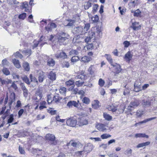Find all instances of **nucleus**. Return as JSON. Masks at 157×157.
<instances>
[{"label":"nucleus","instance_id":"obj_1","mask_svg":"<svg viewBox=\"0 0 157 157\" xmlns=\"http://www.w3.org/2000/svg\"><path fill=\"white\" fill-rule=\"evenodd\" d=\"M102 35L101 27L98 26L92 27L91 30L88 32V35L84 39V40L86 44L91 42V40H96L99 38Z\"/></svg>","mask_w":157,"mask_h":157},{"label":"nucleus","instance_id":"obj_2","mask_svg":"<svg viewBox=\"0 0 157 157\" xmlns=\"http://www.w3.org/2000/svg\"><path fill=\"white\" fill-rule=\"evenodd\" d=\"M69 36V35L67 33L63 32H61L57 34L56 37L59 43L65 45L67 44L65 41L68 39Z\"/></svg>","mask_w":157,"mask_h":157},{"label":"nucleus","instance_id":"obj_3","mask_svg":"<svg viewBox=\"0 0 157 157\" xmlns=\"http://www.w3.org/2000/svg\"><path fill=\"white\" fill-rule=\"evenodd\" d=\"M104 56L105 57L109 62L110 63L111 65L113 67H117V69H118L117 71H121V66L119 64L116 63H114L113 62V60L111 56L108 54H105Z\"/></svg>","mask_w":157,"mask_h":157},{"label":"nucleus","instance_id":"obj_4","mask_svg":"<svg viewBox=\"0 0 157 157\" xmlns=\"http://www.w3.org/2000/svg\"><path fill=\"white\" fill-rule=\"evenodd\" d=\"M45 138L46 140L49 141L51 145H56L57 144V141L56 140V137L53 134L48 133L46 135Z\"/></svg>","mask_w":157,"mask_h":157},{"label":"nucleus","instance_id":"obj_5","mask_svg":"<svg viewBox=\"0 0 157 157\" xmlns=\"http://www.w3.org/2000/svg\"><path fill=\"white\" fill-rule=\"evenodd\" d=\"M140 101L139 99H136L133 101H132L130 104L129 106H128L127 109L131 111L132 108H135L140 104Z\"/></svg>","mask_w":157,"mask_h":157},{"label":"nucleus","instance_id":"obj_6","mask_svg":"<svg viewBox=\"0 0 157 157\" xmlns=\"http://www.w3.org/2000/svg\"><path fill=\"white\" fill-rule=\"evenodd\" d=\"M55 56L57 59H66L67 57V55L65 52L60 50H59L57 52L55 55Z\"/></svg>","mask_w":157,"mask_h":157},{"label":"nucleus","instance_id":"obj_7","mask_svg":"<svg viewBox=\"0 0 157 157\" xmlns=\"http://www.w3.org/2000/svg\"><path fill=\"white\" fill-rule=\"evenodd\" d=\"M77 123V121L76 119L73 117L70 118L67 121V125L71 127L75 126Z\"/></svg>","mask_w":157,"mask_h":157},{"label":"nucleus","instance_id":"obj_8","mask_svg":"<svg viewBox=\"0 0 157 157\" xmlns=\"http://www.w3.org/2000/svg\"><path fill=\"white\" fill-rule=\"evenodd\" d=\"M79 101L78 100L77 102L75 101H70L67 103V106L69 108H72L73 106L77 108L79 105Z\"/></svg>","mask_w":157,"mask_h":157},{"label":"nucleus","instance_id":"obj_9","mask_svg":"<svg viewBox=\"0 0 157 157\" xmlns=\"http://www.w3.org/2000/svg\"><path fill=\"white\" fill-rule=\"evenodd\" d=\"M94 148V147L93 145L89 143L84 146L83 148V151L84 152L88 153L92 151Z\"/></svg>","mask_w":157,"mask_h":157},{"label":"nucleus","instance_id":"obj_10","mask_svg":"<svg viewBox=\"0 0 157 157\" xmlns=\"http://www.w3.org/2000/svg\"><path fill=\"white\" fill-rule=\"evenodd\" d=\"M88 123V120L84 117H81L78 119V124L79 126L87 125Z\"/></svg>","mask_w":157,"mask_h":157},{"label":"nucleus","instance_id":"obj_11","mask_svg":"<svg viewBox=\"0 0 157 157\" xmlns=\"http://www.w3.org/2000/svg\"><path fill=\"white\" fill-rule=\"evenodd\" d=\"M48 78L51 80L53 81L56 80V76L55 72L51 71L48 75Z\"/></svg>","mask_w":157,"mask_h":157},{"label":"nucleus","instance_id":"obj_12","mask_svg":"<svg viewBox=\"0 0 157 157\" xmlns=\"http://www.w3.org/2000/svg\"><path fill=\"white\" fill-rule=\"evenodd\" d=\"M134 30H138L140 29L141 25L138 22H133L131 27Z\"/></svg>","mask_w":157,"mask_h":157},{"label":"nucleus","instance_id":"obj_13","mask_svg":"<svg viewBox=\"0 0 157 157\" xmlns=\"http://www.w3.org/2000/svg\"><path fill=\"white\" fill-rule=\"evenodd\" d=\"M10 98V100H9V102L8 105L9 106L10 109H11V106L13 102L15 100V94L14 93H12L11 94Z\"/></svg>","mask_w":157,"mask_h":157},{"label":"nucleus","instance_id":"obj_14","mask_svg":"<svg viewBox=\"0 0 157 157\" xmlns=\"http://www.w3.org/2000/svg\"><path fill=\"white\" fill-rule=\"evenodd\" d=\"M118 106V105L114 106L112 104L111 105H108L107 107V108L109 110L112 111V112H114L117 110Z\"/></svg>","mask_w":157,"mask_h":157},{"label":"nucleus","instance_id":"obj_15","mask_svg":"<svg viewBox=\"0 0 157 157\" xmlns=\"http://www.w3.org/2000/svg\"><path fill=\"white\" fill-rule=\"evenodd\" d=\"M132 55L130 52H128L124 56V59H125L127 62L129 63L132 58Z\"/></svg>","mask_w":157,"mask_h":157},{"label":"nucleus","instance_id":"obj_16","mask_svg":"<svg viewBox=\"0 0 157 157\" xmlns=\"http://www.w3.org/2000/svg\"><path fill=\"white\" fill-rule=\"evenodd\" d=\"M21 88L23 92V94L24 96L26 98L27 97L28 95V90L26 89L25 86L23 83H21Z\"/></svg>","mask_w":157,"mask_h":157},{"label":"nucleus","instance_id":"obj_17","mask_svg":"<svg viewBox=\"0 0 157 157\" xmlns=\"http://www.w3.org/2000/svg\"><path fill=\"white\" fill-rule=\"evenodd\" d=\"M96 128L98 129L100 131L104 132L106 130L105 126L102 124H98L96 126Z\"/></svg>","mask_w":157,"mask_h":157},{"label":"nucleus","instance_id":"obj_18","mask_svg":"<svg viewBox=\"0 0 157 157\" xmlns=\"http://www.w3.org/2000/svg\"><path fill=\"white\" fill-rule=\"evenodd\" d=\"M55 61L52 58H49L47 60V65L50 67H53L55 64Z\"/></svg>","mask_w":157,"mask_h":157},{"label":"nucleus","instance_id":"obj_19","mask_svg":"<svg viewBox=\"0 0 157 157\" xmlns=\"http://www.w3.org/2000/svg\"><path fill=\"white\" fill-rule=\"evenodd\" d=\"M21 7L23 10H24L25 11H29L28 3L27 2H25L22 3Z\"/></svg>","mask_w":157,"mask_h":157},{"label":"nucleus","instance_id":"obj_20","mask_svg":"<svg viewBox=\"0 0 157 157\" xmlns=\"http://www.w3.org/2000/svg\"><path fill=\"white\" fill-rule=\"evenodd\" d=\"M75 31L76 33L78 34L85 33L83 31V28L81 26H78L75 28Z\"/></svg>","mask_w":157,"mask_h":157},{"label":"nucleus","instance_id":"obj_21","mask_svg":"<svg viewBox=\"0 0 157 157\" xmlns=\"http://www.w3.org/2000/svg\"><path fill=\"white\" fill-rule=\"evenodd\" d=\"M44 73L43 71H40L39 72L38 76V80L40 82H43L44 78Z\"/></svg>","mask_w":157,"mask_h":157},{"label":"nucleus","instance_id":"obj_22","mask_svg":"<svg viewBox=\"0 0 157 157\" xmlns=\"http://www.w3.org/2000/svg\"><path fill=\"white\" fill-rule=\"evenodd\" d=\"M62 98L59 97V94H56L53 97V99L52 102H54L56 103H58L59 102V101Z\"/></svg>","mask_w":157,"mask_h":157},{"label":"nucleus","instance_id":"obj_23","mask_svg":"<svg viewBox=\"0 0 157 157\" xmlns=\"http://www.w3.org/2000/svg\"><path fill=\"white\" fill-rule=\"evenodd\" d=\"M134 90L136 92H139L142 90L141 85H138L135 83L134 84Z\"/></svg>","mask_w":157,"mask_h":157},{"label":"nucleus","instance_id":"obj_24","mask_svg":"<svg viewBox=\"0 0 157 157\" xmlns=\"http://www.w3.org/2000/svg\"><path fill=\"white\" fill-rule=\"evenodd\" d=\"M69 54L70 56H75L78 55V52L77 50L72 49L69 52Z\"/></svg>","mask_w":157,"mask_h":157},{"label":"nucleus","instance_id":"obj_25","mask_svg":"<svg viewBox=\"0 0 157 157\" xmlns=\"http://www.w3.org/2000/svg\"><path fill=\"white\" fill-rule=\"evenodd\" d=\"M150 144V142L149 141H147L146 142L143 143H142L139 144L136 147L137 148L142 147L144 146H146L149 145Z\"/></svg>","mask_w":157,"mask_h":157},{"label":"nucleus","instance_id":"obj_26","mask_svg":"<svg viewBox=\"0 0 157 157\" xmlns=\"http://www.w3.org/2000/svg\"><path fill=\"white\" fill-rule=\"evenodd\" d=\"M23 67L26 71H29L30 70V67L29 63L26 62L23 63Z\"/></svg>","mask_w":157,"mask_h":157},{"label":"nucleus","instance_id":"obj_27","mask_svg":"<svg viewBox=\"0 0 157 157\" xmlns=\"http://www.w3.org/2000/svg\"><path fill=\"white\" fill-rule=\"evenodd\" d=\"M135 136L136 138L138 137H144L146 138H148L149 136L146 135L145 133H137L135 134Z\"/></svg>","mask_w":157,"mask_h":157},{"label":"nucleus","instance_id":"obj_28","mask_svg":"<svg viewBox=\"0 0 157 157\" xmlns=\"http://www.w3.org/2000/svg\"><path fill=\"white\" fill-rule=\"evenodd\" d=\"M13 62L14 66L17 68H19L21 67V65H20L18 59H13Z\"/></svg>","mask_w":157,"mask_h":157},{"label":"nucleus","instance_id":"obj_29","mask_svg":"<svg viewBox=\"0 0 157 157\" xmlns=\"http://www.w3.org/2000/svg\"><path fill=\"white\" fill-rule=\"evenodd\" d=\"M151 105V102L149 101L143 100L142 101V105L144 106H149Z\"/></svg>","mask_w":157,"mask_h":157},{"label":"nucleus","instance_id":"obj_30","mask_svg":"<svg viewBox=\"0 0 157 157\" xmlns=\"http://www.w3.org/2000/svg\"><path fill=\"white\" fill-rule=\"evenodd\" d=\"M156 118V117H153L149 118L147 119L142 121L139 122L137 123L138 125L141 124L143 123H145L147 122L148 121H151L154 119H155Z\"/></svg>","mask_w":157,"mask_h":157},{"label":"nucleus","instance_id":"obj_31","mask_svg":"<svg viewBox=\"0 0 157 157\" xmlns=\"http://www.w3.org/2000/svg\"><path fill=\"white\" fill-rule=\"evenodd\" d=\"M91 60V58L90 57L87 56H84L82 58V61L84 63H88Z\"/></svg>","mask_w":157,"mask_h":157},{"label":"nucleus","instance_id":"obj_32","mask_svg":"<svg viewBox=\"0 0 157 157\" xmlns=\"http://www.w3.org/2000/svg\"><path fill=\"white\" fill-rule=\"evenodd\" d=\"M103 117L106 120L108 121H110L112 118V117L111 116L107 114L106 113H104Z\"/></svg>","mask_w":157,"mask_h":157},{"label":"nucleus","instance_id":"obj_33","mask_svg":"<svg viewBox=\"0 0 157 157\" xmlns=\"http://www.w3.org/2000/svg\"><path fill=\"white\" fill-rule=\"evenodd\" d=\"M60 93L62 95H63L65 96L66 95V93L67 91V89L65 87H61L59 90Z\"/></svg>","mask_w":157,"mask_h":157},{"label":"nucleus","instance_id":"obj_34","mask_svg":"<svg viewBox=\"0 0 157 157\" xmlns=\"http://www.w3.org/2000/svg\"><path fill=\"white\" fill-rule=\"evenodd\" d=\"M99 101L98 100H94V103L92 104V106L93 108L97 109L99 107Z\"/></svg>","mask_w":157,"mask_h":157},{"label":"nucleus","instance_id":"obj_35","mask_svg":"<svg viewBox=\"0 0 157 157\" xmlns=\"http://www.w3.org/2000/svg\"><path fill=\"white\" fill-rule=\"evenodd\" d=\"M137 0H133V1H132L129 3V6L131 7H135L136 5L137 4Z\"/></svg>","mask_w":157,"mask_h":157},{"label":"nucleus","instance_id":"obj_36","mask_svg":"<svg viewBox=\"0 0 157 157\" xmlns=\"http://www.w3.org/2000/svg\"><path fill=\"white\" fill-rule=\"evenodd\" d=\"M144 113V111L142 110H138L136 112V115L138 117H140Z\"/></svg>","mask_w":157,"mask_h":157},{"label":"nucleus","instance_id":"obj_37","mask_svg":"<svg viewBox=\"0 0 157 157\" xmlns=\"http://www.w3.org/2000/svg\"><path fill=\"white\" fill-rule=\"evenodd\" d=\"M74 81L72 79L69 80V81L66 82V85L67 86H72L74 84Z\"/></svg>","mask_w":157,"mask_h":157},{"label":"nucleus","instance_id":"obj_38","mask_svg":"<svg viewBox=\"0 0 157 157\" xmlns=\"http://www.w3.org/2000/svg\"><path fill=\"white\" fill-rule=\"evenodd\" d=\"M29 78L31 80V82H35L36 84L37 85L38 84V81L37 80L36 78L34 77H33L32 75L30 74L29 75Z\"/></svg>","mask_w":157,"mask_h":157},{"label":"nucleus","instance_id":"obj_39","mask_svg":"<svg viewBox=\"0 0 157 157\" xmlns=\"http://www.w3.org/2000/svg\"><path fill=\"white\" fill-rule=\"evenodd\" d=\"M91 6V4L90 2H85L84 7L85 10L88 9Z\"/></svg>","mask_w":157,"mask_h":157},{"label":"nucleus","instance_id":"obj_40","mask_svg":"<svg viewBox=\"0 0 157 157\" xmlns=\"http://www.w3.org/2000/svg\"><path fill=\"white\" fill-rule=\"evenodd\" d=\"M80 59L79 57L77 56H73L71 59V61L72 62L75 63L76 62Z\"/></svg>","mask_w":157,"mask_h":157},{"label":"nucleus","instance_id":"obj_41","mask_svg":"<svg viewBox=\"0 0 157 157\" xmlns=\"http://www.w3.org/2000/svg\"><path fill=\"white\" fill-rule=\"evenodd\" d=\"M94 46L92 43L88 44L84 48H87V50H92L94 48Z\"/></svg>","mask_w":157,"mask_h":157},{"label":"nucleus","instance_id":"obj_42","mask_svg":"<svg viewBox=\"0 0 157 157\" xmlns=\"http://www.w3.org/2000/svg\"><path fill=\"white\" fill-rule=\"evenodd\" d=\"M22 53L26 56L30 55L31 54V51L30 49H27L23 50L22 51Z\"/></svg>","mask_w":157,"mask_h":157},{"label":"nucleus","instance_id":"obj_43","mask_svg":"<svg viewBox=\"0 0 157 157\" xmlns=\"http://www.w3.org/2000/svg\"><path fill=\"white\" fill-rule=\"evenodd\" d=\"M2 71L3 74L6 75H8L10 74V72L7 68H3L2 70Z\"/></svg>","mask_w":157,"mask_h":157},{"label":"nucleus","instance_id":"obj_44","mask_svg":"<svg viewBox=\"0 0 157 157\" xmlns=\"http://www.w3.org/2000/svg\"><path fill=\"white\" fill-rule=\"evenodd\" d=\"M14 120L13 115V114H10L9 117V118L7 121V123H11Z\"/></svg>","mask_w":157,"mask_h":157},{"label":"nucleus","instance_id":"obj_45","mask_svg":"<svg viewBox=\"0 0 157 157\" xmlns=\"http://www.w3.org/2000/svg\"><path fill=\"white\" fill-rule=\"evenodd\" d=\"M111 135H110L109 134H104L102 135L101 136V137L102 139H106L109 137H111Z\"/></svg>","mask_w":157,"mask_h":157},{"label":"nucleus","instance_id":"obj_46","mask_svg":"<svg viewBox=\"0 0 157 157\" xmlns=\"http://www.w3.org/2000/svg\"><path fill=\"white\" fill-rule=\"evenodd\" d=\"M82 101L84 103L88 104L90 103V100L89 98L85 97L83 98Z\"/></svg>","mask_w":157,"mask_h":157},{"label":"nucleus","instance_id":"obj_47","mask_svg":"<svg viewBox=\"0 0 157 157\" xmlns=\"http://www.w3.org/2000/svg\"><path fill=\"white\" fill-rule=\"evenodd\" d=\"M84 34V33H81L75 37L76 39L77 40L81 39V40H82V39H84L85 38L83 35V34Z\"/></svg>","mask_w":157,"mask_h":157},{"label":"nucleus","instance_id":"obj_48","mask_svg":"<svg viewBox=\"0 0 157 157\" xmlns=\"http://www.w3.org/2000/svg\"><path fill=\"white\" fill-rule=\"evenodd\" d=\"M84 83L83 81L80 80L76 81L75 82V84L76 86L78 87L81 86H82Z\"/></svg>","mask_w":157,"mask_h":157},{"label":"nucleus","instance_id":"obj_49","mask_svg":"<svg viewBox=\"0 0 157 157\" xmlns=\"http://www.w3.org/2000/svg\"><path fill=\"white\" fill-rule=\"evenodd\" d=\"M70 66L69 63L68 62L64 61L62 63V67H63L68 68Z\"/></svg>","mask_w":157,"mask_h":157},{"label":"nucleus","instance_id":"obj_50","mask_svg":"<svg viewBox=\"0 0 157 157\" xmlns=\"http://www.w3.org/2000/svg\"><path fill=\"white\" fill-rule=\"evenodd\" d=\"M85 76L84 75H80L76 76L74 78L75 79H81V80L84 79L85 78Z\"/></svg>","mask_w":157,"mask_h":157},{"label":"nucleus","instance_id":"obj_51","mask_svg":"<svg viewBox=\"0 0 157 157\" xmlns=\"http://www.w3.org/2000/svg\"><path fill=\"white\" fill-rule=\"evenodd\" d=\"M68 21H70L69 23L66 26H69L70 27H73L74 24L75 22V20H67Z\"/></svg>","mask_w":157,"mask_h":157},{"label":"nucleus","instance_id":"obj_52","mask_svg":"<svg viewBox=\"0 0 157 157\" xmlns=\"http://www.w3.org/2000/svg\"><path fill=\"white\" fill-rule=\"evenodd\" d=\"M141 12L139 9H137L134 12V16L138 17L140 15Z\"/></svg>","mask_w":157,"mask_h":157},{"label":"nucleus","instance_id":"obj_53","mask_svg":"<svg viewBox=\"0 0 157 157\" xmlns=\"http://www.w3.org/2000/svg\"><path fill=\"white\" fill-rule=\"evenodd\" d=\"M105 82L102 78H100L98 81V84L101 87L103 86Z\"/></svg>","mask_w":157,"mask_h":157},{"label":"nucleus","instance_id":"obj_54","mask_svg":"<svg viewBox=\"0 0 157 157\" xmlns=\"http://www.w3.org/2000/svg\"><path fill=\"white\" fill-rule=\"evenodd\" d=\"M13 56L16 57H19L20 58H21L23 57V56L19 52H17L16 53L14 54Z\"/></svg>","mask_w":157,"mask_h":157},{"label":"nucleus","instance_id":"obj_55","mask_svg":"<svg viewBox=\"0 0 157 157\" xmlns=\"http://www.w3.org/2000/svg\"><path fill=\"white\" fill-rule=\"evenodd\" d=\"M26 16V13H24L20 14L18 17L19 18L22 20H24Z\"/></svg>","mask_w":157,"mask_h":157},{"label":"nucleus","instance_id":"obj_56","mask_svg":"<svg viewBox=\"0 0 157 157\" xmlns=\"http://www.w3.org/2000/svg\"><path fill=\"white\" fill-rule=\"evenodd\" d=\"M23 80L28 84H30V82L28 78L26 76L24 77L23 78Z\"/></svg>","mask_w":157,"mask_h":157},{"label":"nucleus","instance_id":"obj_57","mask_svg":"<svg viewBox=\"0 0 157 157\" xmlns=\"http://www.w3.org/2000/svg\"><path fill=\"white\" fill-rule=\"evenodd\" d=\"M132 153V149H128L126 150L125 152V154L127 155H128L130 156L131 155Z\"/></svg>","mask_w":157,"mask_h":157},{"label":"nucleus","instance_id":"obj_58","mask_svg":"<svg viewBox=\"0 0 157 157\" xmlns=\"http://www.w3.org/2000/svg\"><path fill=\"white\" fill-rule=\"evenodd\" d=\"M90 27V25L89 23H87L85 25V26L84 27V31L86 32L89 29Z\"/></svg>","mask_w":157,"mask_h":157},{"label":"nucleus","instance_id":"obj_59","mask_svg":"<svg viewBox=\"0 0 157 157\" xmlns=\"http://www.w3.org/2000/svg\"><path fill=\"white\" fill-rule=\"evenodd\" d=\"M19 151L20 153L21 154H24L25 153V151L24 150L22 147H20V146H19Z\"/></svg>","mask_w":157,"mask_h":157},{"label":"nucleus","instance_id":"obj_60","mask_svg":"<svg viewBox=\"0 0 157 157\" xmlns=\"http://www.w3.org/2000/svg\"><path fill=\"white\" fill-rule=\"evenodd\" d=\"M56 120L62 123H63L65 121L64 119H61L60 118L59 116H56Z\"/></svg>","mask_w":157,"mask_h":157},{"label":"nucleus","instance_id":"obj_61","mask_svg":"<svg viewBox=\"0 0 157 157\" xmlns=\"http://www.w3.org/2000/svg\"><path fill=\"white\" fill-rule=\"evenodd\" d=\"M123 44L124 45V47L126 48L128 47L130 45L129 42L128 41H125L123 43Z\"/></svg>","mask_w":157,"mask_h":157},{"label":"nucleus","instance_id":"obj_62","mask_svg":"<svg viewBox=\"0 0 157 157\" xmlns=\"http://www.w3.org/2000/svg\"><path fill=\"white\" fill-rule=\"evenodd\" d=\"M24 112V110L23 109H20L18 112V116L19 117H20L22 115Z\"/></svg>","mask_w":157,"mask_h":157},{"label":"nucleus","instance_id":"obj_63","mask_svg":"<svg viewBox=\"0 0 157 157\" xmlns=\"http://www.w3.org/2000/svg\"><path fill=\"white\" fill-rule=\"evenodd\" d=\"M12 76L13 78L14 79L17 78L18 80H19V75H17L15 73H13V74Z\"/></svg>","mask_w":157,"mask_h":157},{"label":"nucleus","instance_id":"obj_64","mask_svg":"<svg viewBox=\"0 0 157 157\" xmlns=\"http://www.w3.org/2000/svg\"><path fill=\"white\" fill-rule=\"evenodd\" d=\"M11 87L13 88L15 90H16L17 89V85L15 84L14 82L12 83Z\"/></svg>","mask_w":157,"mask_h":157}]
</instances>
